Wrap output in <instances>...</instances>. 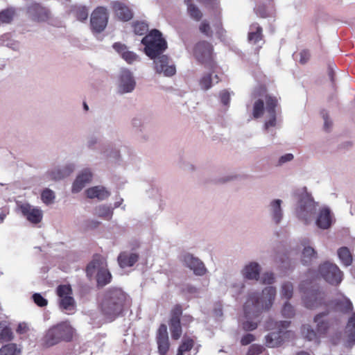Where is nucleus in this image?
I'll return each instance as SVG.
<instances>
[{
	"label": "nucleus",
	"mask_w": 355,
	"mask_h": 355,
	"mask_svg": "<svg viewBox=\"0 0 355 355\" xmlns=\"http://www.w3.org/2000/svg\"><path fill=\"white\" fill-rule=\"evenodd\" d=\"M169 58L166 55H158L154 59V68L157 73H163L165 76H172L176 72L175 65L168 64Z\"/></svg>",
	"instance_id": "4468645a"
},
{
	"label": "nucleus",
	"mask_w": 355,
	"mask_h": 355,
	"mask_svg": "<svg viewBox=\"0 0 355 355\" xmlns=\"http://www.w3.org/2000/svg\"><path fill=\"white\" fill-rule=\"evenodd\" d=\"M255 28V31H251L248 33V40L256 44L262 40V28L258 24H253L251 28Z\"/></svg>",
	"instance_id": "4c0bfd02"
},
{
	"label": "nucleus",
	"mask_w": 355,
	"mask_h": 355,
	"mask_svg": "<svg viewBox=\"0 0 355 355\" xmlns=\"http://www.w3.org/2000/svg\"><path fill=\"white\" fill-rule=\"evenodd\" d=\"M71 11L73 16L80 21H84L88 18L89 11L85 6H74Z\"/></svg>",
	"instance_id": "72a5a7b5"
},
{
	"label": "nucleus",
	"mask_w": 355,
	"mask_h": 355,
	"mask_svg": "<svg viewBox=\"0 0 355 355\" xmlns=\"http://www.w3.org/2000/svg\"><path fill=\"white\" fill-rule=\"evenodd\" d=\"M13 332L9 322L5 320L0 322V342L1 343L10 342L13 340Z\"/></svg>",
	"instance_id": "a878e982"
},
{
	"label": "nucleus",
	"mask_w": 355,
	"mask_h": 355,
	"mask_svg": "<svg viewBox=\"0 0 355 355\" xmlns=\"http://www.w3.org/2000/svg\"><path fill=\"white\" fill-rule=\"evenodd\" d=\"M33 300L34 302L40 307L46 306L48 304V301L40 293H35L33 295Z\"/></svg>",
	"instance_id": "603ef678"
},
{
	"label": "nucleus",
	"mask_w": 355,
	"mask_h": 355,
	"mask_svg": "<svg viewBox=\"0 0 355 355\" xmlns=\"http://www.w3.org/2000/svg\"><path fill=\"white\" fill-rule=\"evenodd\" d=\"M182 314V307L180 304H175L171 311L169 321H180V316Z\"/></svg>",
	"instance_id": "c03bdc74"
},
{
	"label": "nucleus",
	"mask_w": 355,
	"mask_h": 355,
	"mask_svg": "<svg viewBox=\"0 0 355 355\" xmlns=\"http://www.w3.org/2000/svg\"><path fill=\"white\" fill-rule=\"evenodd\" d=\"M184 2L187 6V12L191 18L197 21H200L202 17V13L200 10L192 3V0H184Z\"/></svg>",
	"instance_id": "7c9ffc66"
},
{
	"label": "nucleus",
	"mask_w": 355,
	"mask_h": 355,
	"mask_svg": "<svg viewBox=\"0 0 355 355\" xmlns=\"http://www.w3.org/2000/svg\"><path fill=\"white\" fill-rule=\"evenodd\" d=\"M346 333L349 341L354 343H355V313L353 312L350 318H349L346 325Z\"/></svg>",
	"instance_id": "f704fd0d"
},
{
	"label": "nucleus",
	"mask_w": 355,
	"mask_h": 355,
	"mask_svg": "<svg viewBox=\"0 0 355 355\" xmlns=\"http://www.w3.org/2000/svg\"><path fill=\"white\" fill-rule=\"evenodd\" d=\"M112 46L128 64L133 63L138 58L136 53L128 51L127 46L121 42H115Z\"/></svg>",
	"instance_id": "412c9836"
},
{
	"label": "nucleus",
	"mask_w": 355,
	"mask_h": 355,
	"mask_svg": "<svg viewBox=\"0 0 355 355\" xmlns=\"http://www.w3.org/2000/svg\"><path fill=\"white\" fill-rule=\"evenodd\" d=\"M213 51L212 44L205 40L199 41L193 48V55L198 61L202 64H207L211 69H214L216 67Z\"/></svg>",
	"instance_id": "6e6552de"
},
{
	"label": "nucleus",
	"mask_w": 355,
	"mask_h": 355,
	"mask_svg": "<svg viewBox=\"0 0 355 355\" xmlns=\"http://www.w3.org/2000/svg\"><path fill=\"white\" fill-rule=\"evenodd\" d=\"M293 159V155L291 153L286 154L282 156L279 159V164H282L286 162L291 161Z\"/></svg>",
	"instance_id": "052dcab7"
},
{
	"label": "nucleus",
	"mask_w": 355,
	"mask_h": 355,
	"mask_svg": "<svg viewBox=\"0 0 355 355\" xmlns=\"http://www.w3.org/2000/svg\"><path fill=\"white\" fill-rule=\"evenodd\" d=\"M135 86V82L132 73L127 70L123 71L120 76L119 87L123 93L132 92Z\"/></svg>",
	"instance_id": "6ab92c4d"
},
{
	"label": "nucleus",
	"mask_w": 355,
	"mask_h": 355,
	"mask_svg": "<svg viewBox=\"0 0 355 355\" xmlns=\"http://www.w3.org/2000/svg\"><path fill=\"white\" fill-rule=\"evenodd\" d=\"M21 348L16 343H8L0 348V355H21Z\"/></svg>",
	"instance_id": "c756f323"
},
{
	"label": "nucleus",
	"mask_w": 355,
	"mask_h": 355,
	"mask_svg": "<svg viewBox=\"0 0 355 355\" xmlns=\"http://www.w3.org/2000/svg\"><path fill=\"white\" fill-rule=\"evenodd\" d=\"M182 320L184 325H189L191 322H193V318L190 315H184L182 318Z\"/></svg>",
	"instance_id": "e2e57ef3"
},
{
	"label": "nucleus",
	"mask_w": 355,
	"mask_h": 355,
	"mask_svg": "<svg viewBox=\"0 0 355 355\" xmlns=\"http://www.w3.org/2000/svg\"><path fill=\"white\" fill-rule=\"evenodd\" d=\"M296 355H311L309 352L305 351H300L296 354Z\"/></svg>",
	"instance_id": "338daca9"
},
{
	"label": "nucleus",
	"mask_w": 355,
	"mask_h": 355,
	"mask_svg": "<svg viewBox=\"0 0 355 355\" xmlns=\"http://www.w3.org/2000/svg\"><path fill=\"white\" fill-rule=\"evenodd\" d=\"M280 324H281V327H282L287 328L290 325L291 322H288V321H282V322H280Z\"/></svg>",
	"instance_id": "69168bd1"
},
{
	"label": "nucleus",
	"mask_w": 355,
	"mask_h": 355,
	"mask_svg": "<svg viewBox=\"0 0 355 355\" xmlns=\"http://www.w3.org/2000/svg\"><path fill=\"white\" fill-rule=\"evenodd\" d=\"M338 255L344 266H349L352 263V255L348 248H340L338 250Z\"/></svg>",
	"instance_id": "473e14b6"
},
{
	"label": "nucleus",
	"mask_w": 355,
	"mask_h": 355,
	"mask_svg": "<svg viewBox=\"0 0 355 355\" xmlns=\"http://www.w3.org/2000/svg\"><path fill=\"white\" fill-rule=\"evenodd\" d=\"M171 338L173 340H178L182 334V329L180 321H168Z\"/></svg>",
	"instance_id": "e433bc0d"
},
{
	"label": "nucleus",
	"mask_w": 355,
	"mask_h": 355,
	"mask_svg": "<svg viewBox=\"0 0 355 355\" xmlns=\"http://www.w3.org/2000/svg\"><path fill=\"white\" fill-rule=\"evenodd\" d=\"M74 167L71 165L65 166L60 169L57 168L48 173V175L51 180H59L69 175L73 171Z\"/></svg>",
	"instance_id": "cd10ccee"
},
{
	"label": "nucleus",
	"mask_w": 355,
	"mask_h": 355,
	"mask_svg": "<svg viewBox=\"0 0 355 355\" xmlns=\"http://www.w3.org/2000/svg\"><path fill=\"white\" fill-rule=\"evenodd\" d=\"M59 297L60 308L66 311H72L75 309L76 302L72 297V288L69 284L59 285L56 289Z\"/></svg>",
	"instance_id": "9b49d317"
},
{
	"label": "nucleus",
	"mask_w": 355,
	"mask_h": 355,
	"mask_svg": "<svg viewBox=\"0 0 355 355\" xmlns=\"http://www.w3.org/2000/svg\"><path fill=\"white\" fill-rule=\"evenodd\" d=\"M317 258V252L311 247H305L302 254V261L304 265L309 264L313 259Z\"/></svg>",
	"instance_id": "c9c22d12"
},
{
	"label": "nucleus",
	"mask_w": 355,
	"mask_h": 355,
	"mask_svg": "<svg viewBox=\"0 0 355 355\" xmlns=\"http://www.w3.org/2000/svg\"><path fill=\"white\" fill-rule=\"evenodd\" d=\"M335 309L343 313H348L353 311V304L349 299L344 297L334 302Z\"/></svg>",
	"instance_id": "c85d7f7f"
},
{
	"label": "nucleus",
	"mask_w": 355,
	"mask_h": 355,
	"mask_svg": "<svg viewBox=\"0 0 355 355\" xmlns=\"http://www.w3.org/2000/svg\"><path fill=\"white\" fill-rule=\"evenodd\" d=\"M304 306L309 309H316L322 306H327L325 293L317 286L308 291L303 297Z\"/></svg>",
	"instance_id": "9d476101"
},
{
	"label": "nucleus",
	"mask_w": 355,
	"mask_h": 355,
	"mask_svg": "<svg viewBox=\"0 0 355 355\" xmlns=\"http://www.w3.org/2000/svg\"><path fill=\"white\" fill-rule=\"evenodd\" d=\"M260 267L257 263L252 262L243 269V276L248 279L257 280L259 277Z\"/></svg>",
	"instance_id": "bb28decb"
},
{
	"label": "nucleus",
	"mask_w": 355,
	"mask_h": 355,
	"mask_svg": "<svg viewBox=\"0 0 355 355\" xmlns=\"http://www.w3.org/2000/svg\"><path fill=\"white\" fill-rule=\"evenodd\" d=\"M199 31L201 33L208 37H211L213 36V31L209 23L207 20H204L200 23L199 26Z\"/></svg>",
	"instance_id": "de8ad7c7"
},
{
	"label": "nucleus",
	"mask_w": 355,
	"mask_h": 355,
	"mask_svg": "<svg viewBox=\"0 0 355 355\" xmlns=\"http://www.w3.org/2000/svg\"><path fill=\"white\" fill-rule=\"evenodd\" d=\"M73 336V329L67 322H60L49 328L44 338L43 345L50 347L62 341L69 342Z\"/></svg>",
	"instance_id": "39448f33"
},
{
	"label": "nucleus",
	"mask_w": 355,
	"mask_h": 355,
	"mask_svg": "<svg viewBox=\"0 0 355 355\" xmlns=\"http://www.w3.org/2000/svg\"><path fill=\"white\" fill-rule=\"evenodd\" d=\"M20 210L26 219L33 224H37L42 219V212L40 209L33 207L29 204L20 206Z\"/></svg>",
	"instance_id": "a211bd4d"
},
{
	"label": "nucleus",
	"mask_w": 355,
	"mask_h": 355,
	"mask_svg": "<svg viewBox=\"0 0 355 355\" xmlns=\"http://www.w3.org/2000/svg\"><path fill=\"white\" fill-rule=\"evenodd\" d=\"M27 12L33 20L38 21H46L50 16L49 9L37 3L30 5L27 8Z\"/></svg>",
	"instance_id": "dca6fc26"
},
{
	"label": "nucleus",
	"mask_w": 355,
	"mask_h": 355,
	"mask_svg": "<svg viewBox=\"0 0 355 355\" xmlns=\"http://www.w3.org/2000/svg\"><path fill=\"white\" fill-rule=\"evenodd\" d=\"M293 293V286L291 282H285L282 286V295L289 300L292 297Z\"/></svg>",
	"instance_id": "a18cd8bd"
},
{
	"label": "nucleus",
	"mask_w": 355,
	"mask_h": 355,
	"mask_svg": "<svg viewBox=\"0 0 355 355\" xmlns=\"http://www.w3.org/2000/svg\"><path fill=\"white\" fill-rule=\"evenodd\" d=\"M183 261L185 265L193 271L196 275L202 276L207 272L204 263L198 258L194 257L191 254H187L184 256Z\"/></svg>",
	"instance_id": "f3484780"
},
{
	"label": "nucleus",
	"mask_w": 355,
	"mask_h": 355,
	"mask_svg": "<svg viewBox=\"0 0 355 355\" xmlns=\"http://www.w3.org/2000/svg\"><path fill=\"white\" fill-rule=\"evenodd\" d=\"M28 324L26 322H20L17 326L16 331L18 334H24L28 332Z\"/></svg>",
	"instance_id": "bf43d9fd"
},
{
	"label": "nucleus",
	"mask_w": 355,
	"mask_h": 355,
	"mask_svg": "<svg viewBox=\"0 0 355 355\" xmlns=\"http://www.w3.org/2000/svg\"><path fill=\"white\" fill-rule=\"evenodd\" d=\"M220 98L221 103L224 105H225V106L229 105L230 102V94L227 91H226V90L222 91L220 93Z\"/></svg>",
	"instance_id": "5fc2aeb1"
},
{
	"label": "nucleus",
	"mask_w": 355,
	"mask_h": 355,
	"mask_svg": "<svg viewBox=\"0 0 355 355\" xmlns=\"http://www.w3.org/2000/svg\"><path fill=\"white\" fill-rule=\"evenodd\" d=\"M92 173L89 169H85L78 175L72 186V192L78 193L82 190L85 184L92 180Z\"/></svg>",
	"instance_id": "aec40b11"
},
{
	"label": "nucleus",
	"mask_w": 355,
	"mask_h": 355,
	"mask_svg": "<svg viewBox=\"0 0 355 355\" xmlns=\"http://www.w3.org/2000/svg\"><path fill=\"white\" fill-rule=\"evenodd\" d=\"M194 345V340L191 338H184L182 343L178 347L176 355H184L187 352H189Z\"/></svg>",
	"instance_id": "58836bf2"
},
{
	"label": "nucleus",
	"mask_w": 355,
	"mask_h": 355,
	"mask_svg": "<svg viewBox=\"0 0 355 355\" xmlns=\"http://www.w3.org/2000/svg\"><path fill=\"white\" fill-rule=\"evenodd\" d=\"M87 198L90 199L98 198L103 200L108 198L110 193L103 187L96 186L87 189L85 191Z\"/></svg>",
	"instance_id": "5701e85b"
},
{
	"label": "nucleus",
	"mask_w": 355,
	"mask_h": 355,
	"mask_svg": "<svg viewBox=\"0 0 355 355\" xmlns=\"http://www.w3.org/2000/svg\"><path fill=\"white\" fill-rule=\"evenodd\" d=\"M275 277L272 272H266L263 275L262 282L266 284H271L274 282Z\"/></svg>",
	"instance_id": "4d7b16f0"
},
{
	"label": "nucleus",
	"mask_w": 355,
	"mask_h": 355,
	"mask_svg": "<svg viewBox=\"0 0 355 355\" xmlns=\"http://www.w3.org/2000/svg\"><path fill=\"white\" fill-rule=\"evenodd\" d=\"M282 315L286 318H292L295 315V310L293 306L288 302H286L282 310Z\"/></svg>",
	"instance_id": "3c124183"
},
{
	"label": "nucleus",
	"mask_w": 355,
	"mask_h": 355,
	"mask_svg": "<svg viewBox=\"0 0 355 355\" xmlns=\"http://www.w3.org/2000/svg\"><path fill=\"white\" fill-rule=\"evenodd\" d=\"M256 15L261 18H267L270 16L268 8L264 4L259 3L254 9Z\"/></svg>",
	"instance_id": "49530a36"
},
{
	"label": "nucleus",
	"mask_w": 355,
	"mask_h": 355,
	"mask_svg": "<svg viewBox=\"0 0 355 355\" xmlns=\"http://www.w3.org/2000/svg\"><path fill=\"white\" fill-rule=\"evenodd\" d=\"M96 214L98 217L110 220L112 216L113 211L109 207L102 205L96 208Z\"/></svg>",
	"instance_id": "a19ab883"
},
{
	"label": "nucleus",
	"mask_w": 355,
	"mask_h": 355,
	"mask_svg": "<svg viewBox=\"0 0 355 355\" xmlns=\"http://www.w3.org/2000/svg\"><path fill=\"white\" fill-rule=\"evenodd\" d=\"M15 15V10L12 8H8L0 12V21L3 24H10Z\"/></svg>",
	"instance_id": "ea45409f"
},
{
	"label": "nucleus",
	"mask_w": 355,
	"mask_h": 355,
	"mask_svg": "<svg viewBox=\"0 0 355 355\" xmlns=\"http://www.w3.org/2000/svg\"><path fill=\"white\" fill-rule=\"evenodd\" d=\"M182 291L184 293H191V294L196 293L197 291H198L197 288L195 286H192V285H187L183 288Z\"/></svg>",
	"instance_id": "680f3d73"
},
{
	"label": "nucleus",
	"mask_w": 355,
	"mask_h": 355,
	"mask_svg": "<svg viewBox=\"0 0 355 355\" xmlns=\"http://www.w3.org/2000/svg\"><path fill=\"white\" fill-rule=\"evenodd\" d=\"M281 204L282 200L279 199L275 200L270 203L272 216L277 224L280 222L282 218Z\"/></svg>",
	"instance_id": "2f4dec72"
},
{
	"label": "nucleus",
	"mask_w": 355,
	"mask_h": 355,
	"mask_svg": "<svg viewBox=\"0 0 355 355\" xmlns=\"http://www.w3.org/2000/svg\"><path fill=\"white\" fill-rule=\"evenodd\" d=\"M291 331L283 332L279 331L278 332H271L266 336V345L268 347H277L280 346L283 342L282 334H289Z\"/></svg>",
	"instance_id": "b1692460"
},
{
	"label": "nucleus",
	"mask_w": 355,
	"mask_h": 355,
	"mask_svg": "<svg viewBox=\"0 0 355 355\" xmlns=\"http://www.w3.org/2000/svg\"><path fill=\"white\" fill-rule=\"evenodd\" d=\"M318 272L327 282L334 286H338L343 280V272L336 264L328 261L319 266Z\"/></svg>",
	"instance_id": "1a4fd4ad"
},
{
	"label": "nucleus",
	"mask_w": 355,
	"mask_h": 355,
	"mask_svg": "<svg viewBox=\"0 0 355 355\" xmlns=\"http://www.w3.org/2000/svg\"><path fill=\"white\" fill-rule=\"evenodd\" d=\"M265 1L269 5L272 6L273 4V0H265Z\"/></svg>",
	"instance_id": "774afa93"
},
{
	"label": "nucleus",
	"mask_w": 355,
	"mask_h": 355,
	"mask_svg": "<svg viewBox=\"0 0 355 355\" xmlns=\"http://www.w3.org/2000/svg\"><path fill=\"white\" fill-rule=\"evenodd\" d=\"M112 8L116 18L122 21H128L133 17L132 10L124 3L114 1Z\"/></svg>",
	"instance_id": "2eb2a0df"
},
{
	"label": "nucleus",
	"mask_w": 355,
	"mask_h": 355,
	"mask_svg": "<svg viewBox=\"0 0 355 355\" xmlns=\"http://www.w3.org/2000/svg\"><path fill=\"white\" fill-rule=\"evenodd\" d=\"M330 313L329 310L320 312L313 318V322L316 324L315 330L309 324H304L302 327V334L304 337L309 341H319L320 338L324 337L330 328V321L325 319Z\"/></svg>",
	"instance_id": "20e7f679"
},
{
	"label": "nucleus",
	"mask_w": 355,
	"mask_h": 355,
	"mask_svg": "<svg viewBox=\"0 0 355 355\" xmlns=\"http://www.w3.org/2000/svg\"><path fill=\"white\" fill-rule=\"evenodd\" d=\"M141 43L145 46L146 54L151 59H155L158 55H162L167 49L166 41L161 32L157 29H153L147 34L141 40Z\"/></svg>",
	"instance_id": "423d86ee"
},
{
	"label": "nucleus",
	"mask_w": 355,
	"mask_h": 355,
	"mask_svg": "<svg viewBox=\"0 0 355 355\" xmlns=\"http://www.w3.org/2000/svg\"><path fill=\"white\" fill-rule=\"evenodd\" d=\"M263 350V346L254 344L249 347L247 355H259L262 353Z\"/></svg>",
	"instance_id": "864d4df0"
},
{
	"label": "nucleus",
	"mask_w": 355,
	"mask_h": 355,
	"mask_svg": "<svg viewBox=\"0 0 355 355\" xmlns=\"http://www.w3.org/2000/svg\"><path fill=\"white\" fill-rule=\"evenodd\" d=\"M139 260V254L137 253H128L127 252H122L118 256V263L121 268H125L127 267H132Z\"/></svg>",
	"instance_id": "4be33fe9"
},
{
	"label": "nucleus",
	"mask_w": 355,
	"mask_h": 355,
	"mask_svg": "<svg viewBox=\"0 0 355 355\" xmlns=\"http://www.w3.org/2000/svg\"><path fill=\"white\" fill-rule=\"evenodd\" d=\"M106 261L105 258L100 254H94L92 260L88 263L86 268V272L88 276L92 277L97 270L96 281L98 286H104L111 282L112 275L105 268Z\"/></svg>",
	"instance_id": "0eeeda50"
},
{
	"label": "nucleus",
	"mask_w": 355,
	"mask_h": 355,
	"mask_svg": "<svg viewBox=\"0 0 355 355\" xmlns=\"http://www.w3.org/2000/svg\"><path fill=\"white\" fill-rule=\"evenodd\" d=\"M317 205L313 199H309L306 204L302 205L301 209L302 211H306L308 216H311L315 213Z\"/></svg>",
	"instance_id": "37998d69"
},
{
	"label": "nucleus",
	"mask_w": 355,
	"mask_h": 355,
	"mask_svg": "<svg viewBox=\"0 0 355 355\" xmlns=\"http://www.w3.org/2000/svg\"><path fill=\"white\" fill-rule=\"evenodd\" d=\"M323 119L324 120V128L325 130L328 131L330 127L331 126V122L329 121L328 116L327 114L323 115Z\"/></svg>",
	"instance_id": "0e129e2a"
},
{
	"label": "nucleus",
	"mask_w": 355,
	"mask_h": 355,
	"mask_svg": "<svg viewBox=\"0 0 355 355\" xmlns=\"http://www.w3.org/2000/svg\"><path fill=\"white\" fill-rule=\"evenodd\" d=\"M275 296L276 288L273 286L266 287L262 291L261 296L257 293L248 295L243 305L244 316L247 319L242 322V328L244 331H250L257 328L258 322L250 320L258 318L263 311L269 310L272 306Z\"/></svg>",
	"instance_id": "f257e3e1"
},
{
	"label": "nucleus",
	"mask_w": 355,
	"mask_h": 355,
	"mask_svg": "<svg viewBox=\"0 0 355 355\" xmlns=\"http://www.w3.org/2000/svg\"><path fill=\"white\" fill-rule=\"evenodd\" d=\"M300 62L305 64L310 58V53L308 50H303L300 53Z\"/></svg>",
	"instance_id": "13d9d810"
},
{
	"label": "nucleus",
	"mask_w": 355,
	"mask_h": 355,
	"mask_svg": "<svg viewBox=\"0 0 355 355\" xmlns=\"http://www.w3.org/2000/svg\"><path fill=\"white\" fill-rule=\"evenodd\" d=\"M255 340V336L251 334L244 335L241 339V344L243 346L248 345Z\"/></svg>",
	"instance_id": "6e6d98bb"
},
{
	"label": "nucleus",
	"mask_w": 355,
	"mask_h": 355,
	"mask_svg": "<svg viewBox=\"0 0 355 355\" xmlns=\"http://www.w3.org/2000/svg\"><path fill=\"white\" fill-rule=\"evenodd\" d=\"M132 27L136 35H143L148 31V25L144 21H135Z\"/></svg>",
	"instance_id": "79ce46f5"
},
{
	"label": "nucleus",
	"mask_w": 355,
	"mask_h": 355,
	"mask_svg": "<svg viewBox=\"0 0 355 355\" xmlns=\"http://www.w3.org/2000/svg\"><path fill=\"white\" fill-rule=\"evenodd\" d=\"M41 198H42V201L45 204H50L53 202V200L55 198V196H54L53 192L51 190H50L49 189H46L42 191V193L41 194Z\"/></svg>",
	"instance_id": "8fccbe9b"
},
{
	"label": "nucleus",
	"mask_w": 355,
	"mask_h": 355,
	"mask_svg": "<svg viewBox=\"0 0 355 355\" xmlns=\"http://www.w3.org/2000/svg\"><path fill=\"white\" fill-rule=\"evenodd\" d=\"M257 99L252 108V116L254 119H259L263 115L266 109L268 114L269 119L265 122L264 128L268 130L270 127H275L277 123L276 109L279 107V99L277 96L267 93L266 87L260 86L256 89L253 93Z\"/></svg>",
	"instance_id": "f03ea898"
},
{
	"label": "nucleus",
	"mask_w": 355,
	"mask_h": 355,
	"mask_svg": "<svg viewBox=\"0 0 355 355\" xmlns=\"http://www.w3.org/2000/svg\"><path fill=\"white\" fill-rule=\"evenodd\" d=\"M125 296L121 290L109 291L101 303L103 313L110 320H113L123 311Z\"/></svg>",
	"instance_id": "7ed1b4c3"
},
{
	"label": "nucleus",
	"mask_w": 355,
	"mask_h": 355,
	"mask_svg": "<svg viewBox=\"0 0 355 355\" xmlns=\"http://www.w3.org/2000/svg\"><path fill=\"white\" fill-rule=\"evenodd\" d=\"M332 219L330 210L328 208H323L320 211L316 220V224L318 227L326 230L330 227Z\"/></svg>",
	"instance_id": "393cba45"
},
{
	"label": "nucleus",
	"mask_w": 355,
	"mask_h": 355,
	"mask_svg": "<svg viewBox=\"0 0 355 355\" xmlns=\"http://www.w3.org/2000/svg\"><path fill=\"white\" fill-rule=\"evenodd\" d=\"M211 74H206L200 78V85L202 89L207 90L211 87Z\"/></svg>",
	"instance_id": "09e8293b"
},
{
	"label": "nucleus",
	"mask_w": 355,
	"mask_h": 355,
	"mask_svg": "<svg viewBox=\"0 0 355 355\" xmlns=\"http://www.w3.org/2000/svg\"><path fill=\"white\" fill-rule=\"evenodd\" d=\"M107 21L108 13L105 8L99 6L94 9L90 18L91 28L94 32L99 33L103 31Z\"/></svg>",
	"instance_id": "f8f14e48"
},
{
	"label": "nucleus",
	"mask_w": 355,
	"mask_h": 355,
	"mask_svg": "<svg viewBox=\"0 0 355 355\" xmlns=\"http://www.w3.org/2000/svg\"><path fill=\"white\" fill-rule=\"evenodd\" d=\"M156 343L159 355H166L170 349L167 327L165 324H161L156 332Z\"/></svg>",
	"instance_id": "ddd939ff"
}]
</instances>
